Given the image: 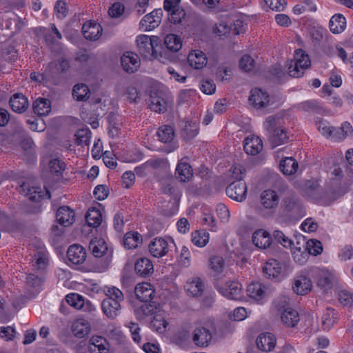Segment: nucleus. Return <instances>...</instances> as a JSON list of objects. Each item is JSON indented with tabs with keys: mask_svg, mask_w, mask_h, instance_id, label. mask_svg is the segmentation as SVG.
<instances>
[{
	"mask_svg": "<svg viewBox=\"0 0 353 353\" xmlns=\"http://www.w3.org/2000/svg\"><path fill=\"white\" fill-rule=\"evenodd\" d=\"M219 290L225 297L237 300L241 297L242 285L236 281H228L224 286L220 287Z\"/></svg>",
	"mask_w": 353,
	"mask_h": 353,
	"instance_id": "ddd939ff",
	"label": "nucleus"
},
{
	"mask_svg": "<svg viewBox=\"0 0 353 353\" xmlns=\"http://www.w3.org/2000/svg\"><path fill=\"white\" fill-rule=\"evenodd\" d=\"M338 314L336 310H325L321 316V321L324 330H330L337 321Z\"/></svg>",
	"mask_w": 353,
	"mask_h": 353,
	"instance_id": "603ef678",
	"label": "nucleus"
},
{
	"mask_svg": "<svg viewBox=\"0 0 353 353\" xmlns=\"http://www.w3.org/2000/svg\"><path fill=\"white\" fill-rule=\"evenodd\" d=\"M281 208L291 215H297L301 212L302 205L294 195H290L283 199Z\"/></svg>",
	"mask_w": 353,
	"mask_h": 353,
	"instance_id": "f3484780",
	"label": "nucleus"
},
{
	"mask_svg": "<svg viewBox=\"0 0 353 353\" xmlns=\"http://www.w3.org/2000/svg\"><path fill=\"white\" fill-rule=\"evenodd\" d=\"M139 312L140 310H137ZM143 314L148 316H152L150 318V327L156 331L159 332L162 328H166L168 325V322L165 320L161 314L159 312H153L154 310H141Z\"/></svg>",
	"mask_w": 353,
	"mask_h": 353,
	"instance_id": "c85d7f7f",
	"label": "nucleus"
},
{
	"mask_svg": "<svg viewBox=\"0 0 353 353\" xmlns=\"http://www.w3.org/2000/svg\"><path fill=\"white\" fill-rule=\"evenodd\" d=\"M276 343V339L275 336L268 332L261 333L256 340L257 348L265 352L272 351L274 348Z\"/></svg>",
	"mask_w": 353,
	"mask_h": 353,
	"instance_id": "4468645a",
	"label": "nucleus"
},
{
	"mask_svg": "<svg viewBox=\"0 0 353 353\" xmlns=\"http://www.w3.org/2000/svg\"><path fill=\"white\" fill-rule=\"evenodd\" d=\"M48 263L47 252L45 248H39L33 256L32 265L34 270L43 272L46 269Z\"/></svg>",
	"mask_w": 353,
	"mask_h": 353,
	"instance_id": "2f4dec72",
	"label": "nucleus"
},
{
	"mask_svg": "<svg viewBox=\"0 0 353 353\" xmlns=\"http://www.w3.org/2000/svg\"><path fill=\"white\" fill-rule=\"evenodd\" d=\"M353 134V129L350 123L345 122L342 123L341 126L338 128H333V132L331 139L335 141H342L347 137L352 136Z\"/></svg>",
	"mask_w": 353,
	"mask_h": 353,
	"instance_id": "79ce46f5",
	"label": "nucleus"
},
{
	"mask_svg": "<svg viewBox=\"0 0 353 353\" xmlns=\"http://www.w3.org/2000/svg\"><path fill=\"white\" fill-rule=\"evenodd\" d=\"M312 287L310 278L301 274L294 279L292 289L296 294L305 295L312 290Z\"/></svg>",
	"mask_w": 353,
	"mask_h": 353,
	"instance_id": "f8f14e48",
	"label": "nucleus"
},
{
	"mask_svg": "<svg viewBox=\"0 0 353 353\" xmlns=\"http://www.w3.org/2000/svg\"><path fill=\"white\" fill-rule=\"evenodd\" d=\"M26 279L28 286L34 289L37 294L41 290L45 281L43 276H37L33 273H30L28 274Z\"/></svg>",
	"mask_w": 353,
	"mask_h": 353,
	"instance_id": "864d4df0",
	"label": "nucleus"
},
{
	"mask_svg": "<svg viewBox=\"0 0 353 353\" xmlns=\"http://www.w3.org/2000/svg\"><path fill=\"white\" fill-rule=\"evenodd\" d=\"M157 137L162 143H170L174 138L173 128L166 125L160 127L157 131Z\"/></svg>",
	"mask_w": 353,
	"mask_h": 353,
	"instance_id": "8fccbe9b",
	"label": "nucleus"
},
{
	"mask_svg": "<svg viewBox=\"0 0 353 353\" xmlns=\"http://www.w3.org/2000/svg\"><path fill=\"white\" fill-rule=\"evenodd\" d=\"M306 244V245H303V250L306 251L307 250H309V252L314 255L321 254L323 250L321 243L317 240H311L310 241L307 242Z\"/></svg>",
	"mask_w": 353,
	"mask_h": 353,
	"instance_id": "69168bd1",
	"label": "nucleus"
},
{
	"mask_svg": "<svg viewBox=\"0 0 353 353\" xmlns=\"http://www.w3.org/2000/svg\"><path fill=\"white\" fill-rule=\"evenodd\" d=\"M109 344L101 336H93L90 339L89 350L91 353H108Z\"/></svg>",
	"mask_w": 353,
	"mask_h": 353,
	"instance_id": "bb28decb",
	"label": "nucleus"
},
{
	"mask_svg": "<svg viewBox=\"0 0 353 353\" xmlns=\"http://www.w3.org/2000/svg\"><path fill=\"white\" fill-rule=\"evenodd\" d=\"M243 147L248 154L256 155L262 150L263 143L259 137L252 135L245 139Z\"/></svg>",
	"mask_w": 353,
	"mask_h": 353,
	"instance_id": "b1692460",
	"label": "nucleus"
},
{
	"mask_svg": "<svg viewBox=\"0 0 353 353\" xmlns=\"http://www.w3.org/2000/svg\"><path fill=\"white\" fill-rule=\"evenodd\" d=\"M281 319L285 326L288 327H295L300 321L298 310H283Z\"/></svg>",
	"mask_w": 353,
	"mask_h": 353,
	"instance_id": "37998d69",
	"label": "nucleus"
},
{
	"mask_svg": "<svg viewBox=\"0 0 353 353\" xmlns=\"http://www.w3.org/2000/svg\"><path fill=\"white\" fill-rule=\"evenodd\" d=\"M123 301L122 292L112 287L108 290L107 297L101 303V309H119L121 307V302Z\"/></svg>",
	"mask_w": 353,
	"mask_h": 353,
	"instance_id": "423d86ee",
	"label": "nucleus"
},
{
	"mask_svg": "<svg viewBox=\"0 0 353 353\" xmlns=\"http://www.w3.org/2000/svg\"><path fill=\"white\" fill-rule=\"evenodd\" d=\"M137 298L141 302H150L153 298L154 290L148 283H142L137 285L134 289Z\"/></svg>",
	"mask_w": 353,
	"mask_h": 353,
	"instance_id": "6ab92c4d",
	"label": "nucleus"
},
{
	"mask_svg": "<svg viewBox=\"0 0 353 353\" xmlns=\"http://www.w3.org/2000/svg\"><path fill=\"white\" fill-rule=\"evenodd\" d=\"M82 32L86 39L96 41L101 35L102 27L97 23H84L82 27Z\"/></svg>",
	"mask_w": 353,
	"mask_h": 353,
	"instance_id": "7c9ffc66",
	"label": "nucleus"
},
{
	"mask_svg": "<svg viewBox=\"0 0 353 353\" xmlns=\"http://www.w3.org/2000/svg\"><path fill=\"white\" fill-rule=\"evenodd\" d=\"M208 241L209 234L205 230L195 231L192 234V241L198 247H204Z\"/></svg>",
	"mask_w": 353,
	"mask_h": 353,
	"instance_id": "4d7b16f0",
	"label": "nucleus"
},
{
	"mask_svg": "<svg viewBox=\"0 0 353 353\" xmlns=\"http://www.w3.org/2000/svg\"><path fill=\"white\" fill-rule=\"evenodd\" d=\"M49 168L52 173L61 174L65 169V163L59 158L52 159L49 162Z\"/></svg>",
	"mask_w": 353,
	"mask_h": 353,
	"instance_id": "e2e57ef3",
	"label": "nucleus"
},
{
	"mask_svg": "<svg viewBox=\"0 0 353 353\" xmlns=\"http://www.w3.org/2000/svg\"><path fill=\"white\" fill-rule=\"evenodd\" d=\"M137 43L139 54L145 59H152L157 57L155 48L159 44L157 37H149L141 34L137 37Z\"/></svg>",
	"mask_w": 353,
	"mask_h": 353,
	"instance_id": "20e7f679",
	"label": "nucleus"
},
{
	"mask_svg": "<svg viewBox=\"0 0 353 353\" xmlns=\"http://www.w3.org/2000/svg\"><path fill=\"white\" fill-rule=\"evenodd\" d=\"M305 188L308 194L319 199H323L325 198L323 190L320 188V186L316 181H307L305 184Z\"/></svg>",
	"mask_w": 353,
	"mask_h": 353,
	"instance_id": "6e6d98bb",
	"label": "nucleus"
},
{
	"mask_svg": "<svg viewBox=\"0 0 353 353\" xmlns=\"http://www.w3.org/2000/svg\"><path fill=\"white\" fill-rule=\"evenodd\" d=\"M316 126L322 135L331 138L334 127L331 126L329 122L325 120H321L316 122Z\"/></svg>",
	"mask_w": 353,
	"mask_h": 353,
	"instance_id": "774afa93",
	"label": "nucleus"
},
{
	"mask_svg": "<svg viewBox=\"0 0 353 353\" xmlns=\"http://www.w3.org/2000/svg\"><path fill=\"white\" fill-rule=\"evenodd\" d=\"M123 243L128 249L137 248L142 243V236L137 232H128L125 235Z\"/></svg>",
	"mask_w": 353,
	"mask_h": 353,
	"instance_id": "a18cd8bd",
	"label": "nucleus"
},
{
	"mask_svg": "<svg viewBox=\"0 0 353 353\" xmlns=\"http://www.w3.org/2000/svg\"><path fill=\"white\" fill-rule=\"evenodd\" d=\"M22 191L28 199L32 201L37 202L41 198V189L40 187L30 186L28 183H23L21 185Z\"/></svg>",
	"mask_w": 353,
	"mask_h": 353,
	"instance_id": "49530a36",
	"label": "nucleus"
},
{
	"mask_svg": "<svg viewBox=\"0 0 353 353\" xmlns=\"http://www.w3.org/2000/svg\"><path fill=\"white\" fill-rule=\"evenodd\" d=\"M204 288V283L199 277H194L190 279L185 285V290L187 293L192 296L201 295Z\"/></svg>",
	"mask_w": 353,
	"mask_h": 353,
	"instance_id": "c756f323",
	"label": "nucleus"
},
{
	"mask_svg": "<svg viewBox=\"0 0 353 353\" xmlns=\"http://www.w3.org/2000/svg\"><path fill=\"white\" fill-rule=\"evenodd\" d=\"M163 11L156 9L145 15L139 23L140 29L143 31H150L158 27L161 21Z\"/></svg>",
	"mask_w": 353,
	"mask_h": 353,
	"instance_id": "6e6552de",
	"label": "nucleus"
},
{
	"mask_svg": "<svg viewBox=\"0 0 353 353\" xmlns=\"http://www.w3.org/2000/svg\"><path fill=\"white\" fill-rule=\"evenodd\" d=\"M10 140L13 144L19 143L24 151L31 150L34 146L32 139L20 126L17 128Z\"/></svg>",
	"mask_w": 353,
	"mask_h": 353,
	"instance_id": "1a4fd4ad",
	"label": "nucleus"
},
{
	"mask_svg": "<svg viewBox=\"0 0 353 353\" xmlns=\"http://www.w3.org/2000/svg\"><path fill=\"white\" fill-rule=\"evenodd\" d=\"M67 256L68 260L73 264H82L85 261L86 252L81 245L74 244L69 247Z\"/></svg>",
	"mask_w": 353,
	"mask_h": 353,
	"instance_id": "dca6fc26",
	"label": "nucleus"
},
{
	"mask_svg": "<svg viewBox=\"0 0 353 353\" xmlns=\"http://www.w3.org/2000/svg\"><path fill=\"white\" fill-rule=\"evenodd\" d=\"M76 143L84 146L90 144L91 132L88 128H82L77 131L75 134Z\"/></svg>",
	"mask_w": 353,
	"mask_h": 353,
	"instance_id": "13d9d810",
	"label": "nucleus"
},
{
	"mask_svg": "<svg viewBox=\"0 0 353 353\" xmlns=\"http://www.w3.org/2000/svg\"><path fill=\"white\" fill-rule=\"evenodd\" d=\"M167 97L163 91L152 90L150 92L149 106L152 110L163 113L167 110Z\"/></svg>",
	"mask_w": 353,
	"mask_h": 353,
	"instance_id": "0eeeda50",
	"label": "nucleus"
},
{
	"mask_svg": "<svg viewBox=\"0 0 353 353\" xmlns=\"http://www.w3.org/2000/svg\"><path fill=\"white\" fill-rule=\"evenodd\" d=\"M280 170L285 175H292L297 171L299 164L292 157H286L280 162Z\"/></svg>",
	"mask_w": 353,
	"mask_h": 353,
	"instance_id": "c03bdc74",
	"label": "nucleus"
},
{
	"mask_svg": "<svg viewBox=\"0 0 353 353\" xmlns=\"http://www.w3.org/2000/svg\"><path fill=\"white\" fill-rule=\"evenodd\" d=\"M134 270L137 274L143 277L151 275L154 271V266L152 261L145 257L137 259L134 264Z\"/></svg>",
	"mask_w": 353,
	"mask_h": 353,
	"instance_id": "a878e982",
	"label": "nucleus"
},
{
	"mask_svg": "<svg viewBox=\"0 0 353 353\" xmlns=\"http://www.w3.org/2000/svg\"><path fill=\"white\" fill-rule=\"evenodd\" d=\"M89 250L95 257L101 258L98 261L99 263H103L101 266L98 268L99 271L103 272L105 270L112 260V249L108 248L105 241L103 239L95 238L94 239H92L90 242Z\"/></svg>",
	"mask_w": 353,
	"mask_h": 353,
	"instance_id": "f03ea898",
	"label": "nucleus"
},
{
	"mask_svg": "<svg viewBox=\"0 0 353 353\" xmlns=\"http://www.w3.org/2000/svg\"><path fill=\"white\" fill-rule=\"evenodd\" d=\"M11 109L14 112L23 113L29 107L28 99L21 93L14 94L9 100Z\"/></svg>",
	"mask_w": 353,
	"mask_h": 353,
	"instance_id": "a211bd4d",
	"label": "nucleus"
},
{
	"mask_svg": "<svg viewBox=\"0 0 353 353\" xmlns=\"http://www.w3.org/2000/svg\"><path fill=\"white\" fill-rule=\"evenodd\" d=\"M249 101L254 108H263L269 103V95L261 89L255 88L251 91Z\"/></svg>",
	"mask_w": 353,
	"mask_h": 353,
	"instance_id": "aec40b11",
	"label": "nucleus"
},
{
	"mask_svg": "<svg viewBox=\"0 0 353 353\" xmlns=\"http://www.w3.org/2000/svg\"><path fill=\"white\" fill-rule=\"evenodd\" d=\"M148 250L152 256L160 258L168 254L169 244L164 238L157 237L149 243Z\"/></svg>",
	"mask_w": 353,
	"mask_h": 353,
	"instance_id": "9d476101",
	"label": "nucleus"
},
{
	"mask_svg": "<svg viewBox=\"0 0 353 353\" xmlns=\"http://www.w3.org/2000/svg\"><path fill=\"white\" fill-rule=\"evenodd\" d=\"M218 32L221 34L232 33L233 34H239L245 31L244 23L241 20H236L233 24L228 27L225 23H220L217 27Z\"/></svg>",
	"mask_w": 353,
	"mask_h": 353,
	"instance_id": "e433bc0d",
	"label": "nucleus"
},
{
	"mask_svg": "<svg viewBox=\"0 0 353 353\" xmlns=\"http://www.w3.org/2000/svg\"><path fill=\"white\" fill-rule=\"evenodd\" d=\"M282 119L277 115L268 117L264 122L268 139L272 148L285 143L288 140V132L281 125Z\"/></svg>",
	"mask_w": 353,
	"mask_h": 353,
	"instance_id": "f257e3e1",
	"label": "nucleus"
},
{
	"mask_svg": "<svg viewBox=\"0 0 353 353\" xmlns=\"http://www.w3.org/2000/svg\"><path fill=\"white\" fill-rule=\"evenodd\" d=\"M282 265L277 260L269 259L263 268V273L269 278H276L281 272Z\"/></svg>",
	"mask_w": 353,
	"mask_h": 353,
	"instance_id": "4c0bfd02",
	"label": "nucleus"
},
{
	"mask_svg": "<svg viewBox=\"0 0 353 353\" xmlns=\"http://www.w3.org/2000/svg\"><path fill=\"white\" fill-rule=\"evenodd\" d=\"M10 17L6 21V29L11 31V34L18 33L26 25V19H21L14 13H11Z\"/></svg>",
	"mask_w": 353,
	"mask_h": 353,
	"instance_id": "473e14b6",
	"label": "nucleus"
},
{
	"mask_svg": "<svg viewBox=\"0 0 353 353\" xmlns=\"http://www.w3.org/2000/svg\"><path fill=\"white\" fill-rule=\"evenodd\" d=\"M279 196L277 193L272 190H264L261 195V203L266 209H275L278 206Z\"/></svg>",
	"mask_w": 353,
	"mask_h": 353,
	"instance_id": "393cba45",
	"label": "nucleus"
},
{
	"mask_svg": "<svg viewBox=\"0 0 353 353\" xmlns=\"http://www.w3.org/2000/svg\"><path fill=\"white\" fill-rule=\"evenodd\" d=\"M123 69L128 73H134L140 67V59L137 54L125 52L121 57Z\"/></svg>",
	"mask_w": 353,
	"mask_h": 353,
	"instance_id": "9b49d317",
	"label": "nucleus"
},
{
	"mask_svg": "<svg viewBox=\"0 0 353 353\" xmlns=\"http://www.w3.org/2000/svg\"><path fill=\"white\" fill-rule=\"evenodd\" d=\"M6 61L10 62L16 60L17 57V50L14 41H8L4 44L3 52H1Z\"/></svg>",
	"mask_w": 353,
	"mask_h": 353,
	"instance_id": "5fc2aeb1",
	"label": "nucleus"
},
{
	"mask_svg": "<svg viewBox=\"0 0 353 353\" xmlns=\"http://www.w3.org/2000/svg\"><path fill=\"white\" fill-rule=\"evenodd\" d=\"M227 195L232 199L241 202L247 196V185L243 180L231 183L225 190Z\"/></svg>",
	"mask_w": 353,
	"mask_h": 353,
	"instance_id": "39448f33",
	"label": "nucleus"
},
{
	"mask_svg": "<svg viewBox=\"0 0 353 353\" xmlns=\"http://www.w3.org/2000/svg\"><path fill=\"white\" fill-rule=\"evenodd\" d=\"M175 176L181 182L190 181L193 176L192 167L187 163L179 162L176 168Z\"/></svg>",
	"mask_w": 353,
	"mask_h": 353,
	"instance_id": "c9c22d12",
	"label": "nucleus"
},
{
	"mask_svg": "<svg viewBox=\"0 0 353 353\" xmlns=\"http://www.w3.org/2000/svg\"><path fill=\"white\" fill-rule=\"evenodd\" d=\"M254 245L260 249H266L272 243V237L270 233L263 229L256 230L252 234Z\"/></svg>",
	"mask_w": 353,
	"mask_h": 353,
	"instance_id": "412c9836",
	"label": "nucleus"
},
{
	"mask_svg": "<svg viewBox=\"0 0 353 353\" xmlns=\"http://www.w3.org/2000/svg\"><path fill=\"white\" fill-rule=\"evenodd\" d=\"M273 238L278 243H281L283 247L286 248L292 249L293 241L285 236L283 232L280 230H275L273 232Z\"/></svg>",
	"mask_w": 353,
	"mask_h": 353,
	"instance_id": "680f3d73",
	"label": "nucleus"
},
{
	"mask_svg": "<svg viewBox=\"0 0 353 353\" xmlns=\"http://www.w3.org/2000/svg\"><path fill=\"white\" fill-rule=\"evenodd\" d=\"M212 338V333L205 327H198L194 332L193 341L198 346H208Z\"/></svg>",
	"mask_w": 353,
	"mask_h": 353,
	"instance_id": "cd10ccee",
	"label": "nucleus"
},
{
	"mask_svg": "<svg viewBox=\"0 0 353 353\" xmlns=\"http://www.w3.org/2000/svg\"><path fill=\"white\" fill-rule=\"evenodd\" d=\"M338 299L344 307H351L353 303V294L343 290L339 292Z\"/></svg>",
	"mask_w": 353,
	"mask_h": 353,
	"instance_id": "338daca9",
	"label": "nucleus"
},
{
	"mask_svg": "<svg viewBox=\"0 0 353 353\" xmlns=\"http://www.w3.org/2000/svg\"><path fill=\"white\" fill-rule=\"evenodd\" d=\"M67 303L76 309H82L85 306V309H90L92 305L90 301L85 302L84 298L77 293H70L65 298Z\"/></svg>",
	"mask_w": 353,
	"mask_h": 353,
	"instance_id": "f704fd0d",
	"label": "nucleus"
},
{
	"mask_svg": "<svg viewBox=\"0 0 353 353\" xmlns=\"http://www.w3.org/2000/svg\"><path fill=\"white\" fill-rule=\"evenodd\" d=\"M265 285L259 282H253L247 288L248 295L256 301L263 299L265 296Z\"/></svg>",
	"mask_w": 353,
	"mask_h": 353,
	"instance_id": "72a5a7b5",
	"label": "nucleus"
},
{
	"mask_svg": "<svg viewBox=\"0 0 353 353\" xmlns=\"http://www.w3.org/2000/svg\"><path fill=\"white\" fill-rule=\"evenodd\" d=\"M74 211L68 206H61L57 211V220L59 223L64 227L72 225L74 221Z\"/></svg>",
	"mask_w": 353,
	"mask_h": 353,
	"instance_id": "5701e85b",
	"label": "nucleus"
},
{
	"mask_svg": "<svg viewBox=\"0 0 353 353\" xmlns=\"http://www.w3.org/2000/svg\"><path fill=\"white\" fill-rule=\"evenodd\" d=\"M198 134V126L196 123L186 121L182 129V136L184 139L190 140Z\"/></svg>",
	"mask_w": 353,
	"mask_h": 353,
	"instance_id": "bf43d9fd",
	"label": "nucleus"
},
{
	"mask_svg": "<svg viewBox=\"0 0 353 353\" xmlns=\"http://www.w3.org/2000/svg\"><path fill=\"white\" fill-rule=\"evenodd\" d=\"M164 44L169 50L172 52L179 51L182 46L181 38L174 34H168L165 37Z\"/></svg>",
	"mask_w": 353,
	"mask_h": 353,
	"instance_id": "3c124183",
	"label": "nucleus"
},
{
	"mask_svg": "<svg viewBox=\"0 0 353 353\" xmlns=\"http://www.w3.org/2000/svg\"><path fill=\"white\" fill-rule=\"evenodd\" d=\"M188 61L192 68L199 70L206 65L208 59L203 52L200 50H194L190 52Z\"/></svg>",
	"mask_w": 353,
	"mask_h": 353,
	"instance_id": "4be33fe9",
	"label": "nucleus"
},
{
	"mask_svg": "<svg viewBox=\"0 0 353 353\" xmlns=\"http://www.w3.org/2000/svg\"><path fill=\"white\" fill-rule=\"evenodd\" d=\"M90 330V325L84 319H79L74 321L72 325V332L73 334L79 339L83 338L88 334Z\"/></svg>",
	"mask_w": 353,
	"mask_h": 353,
	"instance_id": "58836bf2",
	"label": "nucleus"
},
{
	"mask_svg": "<svg viewBox=\"0 0 353 353\" xmlns=\"http://www.w3.org/2000/svg\"><path fill=\"white\" fill-rule=\"evenodd\" d=\"M72 97L77 101H86L90 97V88L85 83H77L73 87Z\"/></svg>",
	"mask_w": 353,
	"mask_h": 353,
	"instance_id": "a19ab883",
	"label": "nucleus"
},
{
	"mask_svg": "<svg viewBox=\"0 0 353 353\" xmlns=\"http://www.w3.org/2000/svg\"><path fill=\"white\" fill-rule=\"evenodd\" d=\"M311 65V61L307 54L302 49L295 51L294 60L290 61L288 66V73L292 77H300L303 75L305 69Z\"/></svg>",
	"mask_w": 353,
	"mask_h": 353,
	"instance_id": "7ed1b4c3",
	"label": "nucleus"
},
{
	"mask_svg": "<svg viewBox=\"0 0 353 353\" xmlns=\"http://www.w3.org/2000/svg\"><path fill=\"white\" fill-rule=\"evenodd\" d=\"M85 220L86 223L89 226L92 228H97L101 223V213L97 209L90 208L88 210L85 215Z\"/></svg>",
	"mask_w": 353,
	"mask_h": 353,
	"instance_id": "09e8293b",
	"label": "nucleus"
},
{
	"mask_svg": "<svg viewBox=\"0 0 353 353\" xmlns=\"http://www.w3.org/2000/svg\"><path fill=\"white\" fill-rule=\"evenodd\" d=\"M32 109L37 115L46 116L51 110V102L48 99L38 98L34 101Z\"/></svg>",
	"mask_w": 353,
	"mask_h": 353,
	"instance_id": "ea45409f",
	"label": "nucleus"
},
{
	"mask_svg": "<svg viewBox=\"0 0 353 353\" xmlns=\"http://www.w3.org/2000/svg\"><path fill=\"white\" fill-rule=\"evenodd\" d=\"M336 283L337 278L332 272L327 270H322L321 271L317 281V285L323 290L324 292L327 293Z\"/></svg>",
	"mask_w": 353,
	"mask_h": 353,
	"instance_id": "2eb2a0df",
	"label": "nucleus"
},
{
	"mask_svg": "<svg viewBox=\"0 0 353 353\" xmlns=\"http://www.w3.org/2000/svg\"><path fill=\"white\" fill-rule=\"evenodd\" d=\"M185 17V12L181 8L171 10L170 16L168 19L170 23L174 24L180 23Z\"/></svg>",
	"mask_w": 353,
	"mask_h": 353,
	"instance_id": "0e129e2a",
	"label": "nucleus"
},
{
	"mask_svg": "<svg viewBox=\"0 0 353 353\" xmlns=\"http://www.w3.org/2000/svg\"><path fill=\"white\" fill-rule=\"evenodd\" d=\"M345 26V19L341 14L334 15L329 23L330 30L335 34L340 33L343 31Z\"/></svg>",
	"mask_w": 353,
	"mask_h": 353,
	"instance_id": "de8ad7c7",
	"label": "nucleus"
},
{
	"mask_svg": "<svg viewBox=\"0 0 353 353\" xmlns=\"http://www.w3.org/2000/svg\"><path fill=\"white\" fill-rule=\"evenodd\" d=\"M190 339V334L187 330H179L173 336L174 342L180 347H184L188 345Z\"/></svg>",
	"mask_w": 353,
	"mask_h": 353,
	"instance_id": "052dcab7",
	"label": "nucleus"
}]
</instances>
